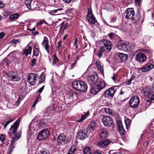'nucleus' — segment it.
<instances>
[{
    "label": "nucleus",
    "mask_w": 154,
    "mask_h": 154,
    "mask_svg": "<svg viewBox=\"0 0 154 154\" xmlns=\"http://www.w3.org/2000/svg\"><path fill=\"white\" fill-rule=\"evenodd\" d=\"M20 121L17 120L14 122L13 125H12L9 131L12 130V132L14 136L12 139L11 140V143L8 149V153L10 154L13 151V149L14 147V143L18 140L20 137L21 132L20 131L16 132L19 127Z\"/></svg>",
    "instance_id": "nucleus-1"
},
{
    "label": "nucleus",
    "mask_w": 154,
    "mask_h": 154,
    "mask_svg": "<svg viewBox=\"0 0 154 154\" xmlns=\"http://www.w3.org/2000/svg\"><path fill=\"white\" fill-rule=\"evenodd\" d=\"M72 86L76 90L80 91L85 92L88 89L86 83L84 81L80 80L74 81L72 83Z\"/></svg>",
    "instance_id": "nucleus-2"
},
{
    "label": "nucleus",
    "mask_w": 154,
    "mask_h": 154,
    "mask_svg": "<svg viewBox=\"0 0 154 154\" xmlns=\"http://www.w3.org/2000/svg\"><path fill=\"white\" fill-rule=\"evenodd\" d=\"M97 84L94 86L91 89L90 92L94 94H96L97 93L103 89L106 86V82L104 81L97 82Z\"/></svg>",
    "instance_id": "nucleus-3"
},
{
    "label": "nucleus",
    "mask_w": 154,
    "mask_h": 154,
    "mask_svg": "<svg viewBox=\"0 0 154 154\" xmlns=\"http://www.w3.org/2000/svg\"><path fill=\"white\" fill-rule=\"evenodd\" d=\"M98 79L99 78L97 73L94 72L92 74L88 76L87 81L89 84L91 86H94L96 84Z\"/></svg>",
    "instance_id": "nucleus-4"
},
{
    "label": "nucleus",
    "mask_w": 154,
    "mask_h": 154,
    "mask_svg": "<svg viewBox=\"0 0 154 154\" xmlns=\"http://www.w3.org/2000/svg\"><path fill=\"white\" fill-rule=\"evenodd\" d=\"M100 46L103 47L107 51H110L112 48V43L110 41L106 39H102L99 42Z\"/></svg>",
    "instance_id": "nucleus-5"
},
{
    "label": "nucleus",
    "mask_w": 154,
    "mask_h": 154,
    "mask_svg": "<svg viewBox=\"0 0 154 154\" xmlns=\"http://www.w3.org/2000/svg\"><path fill=\"white\" fill-rule=\"evenodd\" d=\"M143 94L144 96L148 98L146 100L147 102H151L154 100V93L152 89L149 88H147L144 90Z\"/></svg>",
    "instance_id": "nucleus-6"
},
{
    "label": "nucleus",
    "mask_w": 154,
    "mask_h": 154,
    "mask_svg": "<svg viewBox=\"0 0 154 154\" xmlns=\"http://www.w3.org/2000/svg\"><path fill=\"white\" fill-rule=\"evenodd\" d=\"M89 134L88 128H83L78 132L77 134V137L78 138L83 140L87 137Z\"/></svg>",
    "instance_id": "nucleus-7"
},
{
    "label": "nucleus",
    "mask_w": 154,
    "mask_h": 154,
    "mask_svg": "<svg viewBox=\"0 0 154 154\" xmlns=\"http://www.w3.org/2000/svg\"><path fill=\"white\" fill-rule=\"evenodd\" d=\"M116 91V89L114 88L111 87L105 91L103 96H104L106 99H112Z\"/></svg>",
    "instance_id": "nucleus-8"
},
{
    "label": "nucleus",
    "mask_w": 154,
    "mask_h": 154,
    "mask_svg": "<svg viewBox=\"0 0 154 154\" xmlns=\"http://www.w3.org/2000/svg\"><path fill=\"white\" fill-rule=\"evenodd\" d=\"M49 134V132L47 129H44L39 132L37 139L40 141L45 139L48 137Z\"/></svg>",
    "instance_id": "nucleus-9"
},
{
    "label": "nucleus",
    "mask_w": 154,
    "mask_h": 154,
    "mask_svg": "<svg viewBox=\"0 0 154 154\" xmlns=\"http://www.w3.org/2000/svg\"><path fill=\"white\" fill-rule=\"evenodd\" d=\"M117 47L119 49L125 51H128L130 49L128 43L122 40L118 42Z\"/></svg>",
    "instance_id": "nucleus-10"
},
{
    "label": "nucleus",
    "mask_w": 154,
    "mask_h": 154,
    "mask_svg": "<svg viewBox=\"0 0 154 154\" xmlns=\"http://www.w3.org/2000/svg\"><path fill=\"white\" fill-rule=\"evenodd\" d=\"M140 100L139 97L137 96H133L129 101L130 106L133 109H136L139 104Z\"/></svg>",
    "instance_id": "nucleus-11"
},
{
    "label": "nucleus",
    "mask_w": 154,
    "mask_h": 154,
    "mask_svg": "<svg viewBox=\"0 0 154 154\" xmlns=\"http://www.w3.org/2000/svg\"><path fill=\"white\" fill-rule=\"evenodd\" d=\"M104 125L107 127H110L113 124V121L112 119L109 116H104L102 119Z\"/></svg>",
    "instance_id": "nucleus-12"
},
{
    "label": "nucleus",
    "mask_w": 154,
    "mask_h": 154,
    "mask_svg": "<svg viewBox=\"0 0 154 154\" xmlns=\"http://www.w3.org/2000/svg\"><path fill=\"white\" fill-rule=\"evenodd\" d=\"M125 18L131 20L133 19L134 16L135 12L133 8H128L125 12Z\"/></svg>",
    "instance_id": "nucleus-13"
},
{
    "label": "nucleus",
    "mask_w": 154,
    "mask_h": 154,
    "mask_svg": "<svg viewBox=\"0 0 154 154\" xmlns=\"http://www.w3.org/2000/svg\"><path fill=\"white\" fill-rule=\"evenodd\" d=\"M37 76L36 74L33 73H31L28 75V81L31 85H35L37 81L36 78Z\"/></svg>",
    "instance_id": "nucleus-14"
},
{
    "label": "nucleus",
    "mask_w": 154,
    "mask_h": 154,
    "mask_svg": "<svg viewBox=\"0 0 154 154\" xmlns=\"http://www.w3.org/2000/svg\"><path fill=\"white\" fill-rule=\"evenodd\" d=\"M146 56L143 53L140 52L136 55L135 60L140 63H142L146 61Z\"/></svg>",
    "instance_id": "nucleus-15"
},
{
    "label": "nucleus",
    "mask_w": 154,
    "mask_h": 154,
    "mask_svg": "<svg viewBox=\"0 0 154 154\" xmlns=\"http://www.w3.org/2000/svg\"><path fill=\"white\" fill-rule=\"evenodd\" d=\"M58 140L59 143H63L64 144L66 143H68L69 142V140L68 139L67 137H66L63 134H60L58 136Z\"/></svg>",
    "instance_id": "nucleus-16"
},
{
    "label": "nucleus",
    "mask_w": 154,
    "mask_h": 154,
    "mask_svg": "<svg viewBox=\"0 0 154 154\" xmlns=\"http://www.w3.org/2000/svg\"><path fill=\"white\" fill-rule=\"evenodd\" d=\"M8 78H10L12 81H17V79L18 75L16 72L13 71L10 72L7 74Z\"/></svg>",
    "instance_id": "nucleus-17"
},
{
    "label": "nucleus",
    "mask_w": 154,
    "mask_h": 154,
    "mask_svg": "<svg viewBox=\"0 0 154 154\" xmlns=\"http://www.w3.org/2000/svg\"><path fill=\"white\" fill-rule=\"evenodd\" d=\"M154 65L150 63H149L145 65L142 68V71L143 72H146L150 70L153 68Z\"/></svg>",
    "instance_id": "nucleus-18"
},
{
    "label": "nucleus",
    "mask_w": 154,
    "mask_h": 154,
    "mask_svg": "<svg viewBox=\"0 0 154 154\" xmlns=\"http://www.w3.org/2000/svg\"><path fill=\"white\" fill-rule=\"evenodd\" d=\"M110 143V140L108 139H105L99 141L98 143V146L103 148L108 146Z\"/></svg>",
    "instance_id": "nucleus-19"
},
{
    "label": "nucleus",
    "mask_w": 154,
    "mask_h": 154,
    "mask_svg": "<svg viewBox=\"0 0 154 154\" xmlns=\"http://www.w3.org/2000/svg\"><path fill=\"white\" fill-rule=\"evenodd\" d=\"M42 45L45 47V49L47 51V53L49 54L50 52V51L49 49V45L48 41L47 39H44L42 43Z\"/></svg>",
    "instance_id": "nucleus-20"
},
{
    "label": "nucleus",
    "mask_w": 154,
    "mask_h": 154,
    "mask_svg": "<svg viewBox=\"0 0 154 154\" xmlns=\"http://www.w3.org/2000/svg\"><path fill=\"white\" fill-rule=\"evenodd\" d=\"M118 59L120 60L121 62H124L128 57V55L126 54L120 53L118 55Z\"/></svg>",
    "instance_id": "nucleus-21"
},
{
    "label": "nucleus",
    "mask_w": 154,
    "mask_h": 154,
    "mask_svg": "<svg viewBox=\"0 0 154 154\" xmlns=\"http://www.w3.org/2000/svg\"><path fill=\"white\" fill-rule=\"evenodd\" d=\"M32 0H25L24 3L29 10L34 9L35 7H33L31 5Z\"/></svg>",
    "instance_id": "nucleus-22"
},
{
    "label": "nucleus",
    "mask_w": 154,
    "mask_h": 154,
    "mask_svg": "<svg viewBox=\"0 0 154 154\" xmlns=\"http://www.w3.org/2000/svg\"><path fill=\"white\" fill-rule=\"evenodd\" d=\"M32 48L30 46H27L24 50L23 55H25L26 57H27L28 54H31Z\"/></svg>",
    "instance_id": "nucleus-23"
},
{
    "label": "nucleus",
    "mask_w": 154,
    "mask_h": 154,
    "mask_svg": "<svg viewBox=\"0 0 154 154\" xmlns=\"http://www.w3.org/2000/svg\"><path fill=\"white\" fill-rule=\"evenodd\" d=\"M86 18L88 22L91 24H94L97 22V20L94 15H91V16L87 17Z\"/></svg>",
    "instance_id": "nucleus-24"
},
{
    "label": "nucleus",
    "mask_w": 154,
    "mask_h": 154,
    "mask_svg": "<svg viewBox=\"0 0 154 154\" xmlns=\"http://www.w3.org/2000/svg\"><path fill=\"white\" fill-rule=\"evenodd\" d=\"M97 125L94 121H91L90 124L88 125V128L90 130L94 131L96 130L97 127Z\"/></svg>",
    "instance_id": "nucleus-25"
},
{
    "label": "nucleus",
    "mask_w": 154,
    "mask_h": 154,
    "mask_svg": "<svg viewBox=\"0 0 154 154\" xmlns=\"http://www.w3.org/2000/svg\"><path fill=\"white\" fill-rule=\"evenodd\" d=\"M19 16L20 15L14 13L11 15L9 18L11 21H14L17 20Z\"/></svg>",
    "instance_id": "nucleus-26"
},
{
    "label": "nucleus",
    "mask_w": 154,
    "mask_h": 154,
    "mask_svg": "<svg viewBox=\"0 0 154 154\" xmlns=\"http://www.w3.org/2000/svg\"><path fill=\"white\" fill-rule=\"evenodd\" d=\"M39 52L40 51L38 47L36 45H34L33 54L34 56L37 57L38 55Z\"/></svg>",
    "instance_id": "nucleus-27"
},
{
    "label": "nucleus",
    "mask_w": 154,
    "mask_h": 154,
    "mask_svg": "<svg viewBox=\"0 0 154 154\" xmlns=\"http://www.w3.org/2000/svg\"><path fill=\"white\" fill-rule=\"evenodd\" d=\"M54 108L53 106H49L46 110V112L47 114L49 115H52L54 111Z\"/></svg>",
    "instance_id": "nucleus-28"
},
{
    "label": "nucleus",
    "mask_w": 154,
    "mask_h": 154,
    "mask_svg": "<svg viewBox=\"0 0 154 154\" xmlns=\"http://www.w3.org/2000/svg\"><path fill=\"white\" fill-rule=\"evenodd\" d=\"M100 136L102 139H105L108 136V132L106 131H102L100 134Z\"/></svg>",
    "instance_id": "nucleus-29"
},
{
    "label": "nucleus",
    "mask_w": 154,
    "mask_h": 154,
    "mask_svg": "<svg viewBox=\"0 0 154 154\" xmlns=\"http://www.w3.org/2000/svg\"><path fill=\"white\" fill-rule=\"evenodd\" d=\"M96 64L98 69L101 72L103 73V67L101 66L100 62L99 61H97L96 63Z\"/></svg>",
    "instance_id": "nucleus-30"
},
{
    "label": "nucleus",
    "mask_w": 154,
    "mask_h": 154,
    "mask_svg": "<svg viewBox=\"0 0 154 154\" xmlns=\"http://www.w3.org/2000/svg\"><path fill=\"white\" fill-rule=\"evenodd\" d=\"M13 121V119H6L4 121L6 123L5 124L4 123L2 122V125H3L4 126V128H5L11 122H12Z\"/></svg>",
    "instance_id": "nucleus-31"
},
{
    "label": "nucleus",
    "mask_w": 154,
    "mask_h": 154,
    "mask_svg": "<svg viewBox=\"0 0 154 154\" xmlns=\"http://www.w3.org/2000/svg\"><path fill=\"white\" fill-rule=\"evenodd\" d=\"M89 113H86L85 114L82 115L81 116V119H78L76 121L77 122H81L83 120L85 119L86 118L89 116Z\"/></svg>",
    "instance_id": "nucleus-32"
},
{
    "label": "nucleus",
    "mask_w": 154,
    "mask_h": 154,
    "mask_svg": "<svg viewBox=\"0 0 154 154\" xmlns=\"http://www.w3.org/2000/svg\"><path fill=\"white\" fill-rule=\"evenodd\" d=\"M100 49L98 51V56L99 58H101L102 56V53L105 51V48L103 47L100 46Z\"/></svg>",
    "instance_id": "nucleus-33"
},
{
    "label": "nucleus",
    "mask_w": 154,
    "mask_h": 154,
    "mask_svg": "<svg viewBox=\"0 0 154 154\" xmlns=\"http://www.w3.org/2000/svg\"><path fill=\"white\" fill-rule=\"evenodd\" d=\"M84 154H92L90 148L89 146H87L83 149Z\"/></svg>",
    "instance_id": "nucleus-34"
},
{
    "label": "nucleus",
    "mask_w": 154,
    "mask_h": 154,
    "mask_svg": "<svg viewBox=\"0 0 154 154\" xmlns=\"http://www.w3.org/2000/svg\"><path fill=\"white\" fill-rule=\"evenodd\" d=\"M38 125L39 127L42 128L46 126L47 124L44 122V120H40L39 121Z\"/></svg>",
    "instance_id": "nucleus-35"
},
{
    "label": "nucleus",
    "mask_w": 154,
    "mask_h": 154,
    "mask_svg": "<svg viewBox=\"0 0 154 154\" xmlns=\"http://www.w3.org/2000/svg\"><path fill=\"white\" fill-rule=\"evenodd\" d=\"M62 10V9H58L56 10L51 11H50V13L53 14L56 13H57V14H60L62 13V12H60V11Z\"/></svg>",
    "instance_id": "nucleus-36"
},
{
    "label": "nucleus",
    "mask_w": 154,
    "mask_h": 154,
    "mask_svg": "<svg viewBox=\"0 0 154 154\" xmlns=\"http://www.w3.org/2000/svg\"><path fill=\"white\" fill-rule=\"evenodd\" d=\"M125 123L126 125V128L128 129L130 127L131 124V121L129 119H127L125 120Z\"/></svg>",
    "instance_id": "nucleus-37"
},
{
    "label": "nucleus",
    "mask_w": 154,
    "mask_h": 154,
    "mask_svg": "<svg viewBox=\"0 0 154 154\" xmlns=\"http://www.w3.org/2000/svg\"><path fill=\"white\" fill-rule=\"evenodd\" d=\"M119 131L121 135H123L125 134V131L124 129L123 126L119 128Z\"/></svg>",
    "instance_id": "nucleus-38"
},
{
    "label": "nucleus",
    "mask_w": 154,
    "mask_h": 154,
    "mask_svg": "<svg viewBox=\"0 0 154 154\" xmlns=\"http://www.w3.org/2000/svg\"><path fill=\"white\" fill-rule=\"evenodd\" d=\"M140 19V16L139 15H136L135 16H134L133 19H132L131 20L133 21L134 20L137 23L139 22Z\"/></svg>",
    "instance_id": "nucleus-39"
},
{
    "label": "nucleus",
    "mask_w": 154,
    "mask_h": 154,
    "mask_svg": "<svg viewBox=\"0 0 154 154\" xmlns=\"http://www.w3.org/2000/svg\"><path fill=\"white\" fill-rule=\"evenodd\" d=\"M45 79V76L44 75H42L39 78V80L38 81L39 83H41L43 82Z\"/></svg>",
    "instance_id": "nucleus-40"
},
{
    "label": "nucleus",
    "mask_w": 154,
    "mask_h": 154,
    "mask_svg": "<svg viewBox=\"0 0 154 154\" xmlns=\"http://www.w3.org/2000/svg\"><path fill=\"white\" fill-rule=\"evenodd\" d=\"M54 59L53 60V64H55L59 60L58 58L57 57L56 54L53 55Z\"/></svg>",
    "instance_id": "nucleus-41"
},
{
    "label": "nucleus",
    "mask_w": 154,
    "mask_h": 154,
    "mask_svg": "<svg viewBox=\"0 0 154 154\" xmlns=\"http://www.w3.org/2000/svg\"><path fill=\"white\" fill-rule=\"evenodd\" d=\"M88 13L86 16V17H89V16H91V15H93V14L92 11V9L91 8H88Z\"/></svg>",
    "instance_id": "nucleus-42"
},
{
    "label": "nucleus",
    "mask_w": 154,
    "mask_h": 154,
    "mask_svg": "<svg viewBox=\"0 0 154 154\" xmlns=\"http://www.w3.org/2000/svg\"><path fill=\"white\" fill-rule=\"evenodd\" d=\"M117 126L118 128L120 127L123 126L122 123L120 121H118L116 122Z\"/></svg>",
    "instance_id": "nucleus-43"
},
{
    "label": "nucleus",
    "mask_w": 154,
    "mask_h": 154,
    "mask_svg": "<svg viewBox=\"0 0 154 154\" xmlns=\"http://www.w3.org/2000/svg\"><path fill=\"white\" fill-rule=\"evenodd\" d=\"M105 111L106 113L110 114H112V110L109 108H106L105 109Z\"/></svg>",
    "instance_id": "nucleus-44"
},
{
    "label": "nucleus",
    "mask_w": 154,
    "mask_h": 154,
    "mask_svg": "<svg viewBox=\"0 0 154 154\" xmlns=\"http://www.w3.org/2000/svg\"><path fill=\"white\" fill-rule=\"evenodd\" d=\"M5 138V136L2 134L0 136V139L1 141H4Z\"/></svg>",
    "instance_id": "nucleus-45"
},
{
    "label": "nucleus",
    "mask_w": 154,
    "mask_h": 154,
    "mask_svg": "<svg viewBox=\"0 0 154 154\" xmlns=\"http://www.w3.org/2000/svg\"><path fill=\"white\" fill-rule=\"evenodd\" d=\"M125 92V91L124 88H122L121 89L120 92H119V95H123L124 93Z\"/></svg>",
    "instance_id": "nucleus-46"
},
{
    "label": "nucleus",
    "mask_w": 154,
    "mask_h": 154,
    "mask_svg": "<svg viewBox=\"0 0 154 154\" xmlns=\"http://www.w3.org/2000/svg\"><path fill=\"white\" fill-rule=\"evenodd\" d=\"M36 61V60L35 58L33 59L32 61L31 65L32 66H34L35 65Z\"/></svg>",
    "instance_id": "nucleus-47"
},
{
    "label": "nucleus",
    "mask_w": 154,
    "mask_h": 154,
    "mask_svg": "<svg viewBox=\"0 0 154 154\" xmlns=\"http://www.w3.org/2000/svg\"><path fill=\"white\" fill-rule=\"evenodd\" d=\"M44 87L45 86L44 85L42 86L41 88H40L37 91V93L38 92L40 94L42 92L43 89H44Z\"/></svg>",
    "instance_id": "nucleus-48"
},
{
    "label": "nucleus",
    "mask_w": 154,
    "mask_h": 154,
    "mask_svg": "<svg viewBox=\"0 0 154 154\" xmlns=\"http://www.w3.org/2000/svg\"><path fill=\"white\" fill-rule=\"evenodd\" d=\"M4 3L2 1H0V8H2L5 6Z\"/></svg>",
    "instance_id": "nucleus-49"
},
{
    "label": "nucleus",
    "mask_w": 154,
    "mask_h": 154,
    "mask_svg": "<svg viewBox=\"0 0 154 154\" xmlns=\"http://www.w3.org/2000/svg\"><path fill=\"white\" fill-rule=\"evenodd\" d=\"M21 101V99L20 98H19L17 100V101L16 102L15 104L16 105L18 106L19 104Z\"/></svg>",
    "instance_id": "nucleus-50"
},
{
    "label": "nucleus",
    "mask_w": 154,
    "mask_h": 154,
    "mask_svg": "<svg viewBox=\"0 0 154 154\" xmlns=\"http://www.w3.org/2000/svg\"><path fill=\"white\" fill-rule=\"evenodd\" d=\"M11 14V13L9 11H5V12H4V16H8V15H9Z\"/></svg>",
    "instance_id": "nucleus-51"
},
{
    "label": "nucleus",
    "mask_w": 154,
    "mask_h": 154,
    "mask_svg": "<svg viewBox=\"0 0 154 154\" xmlns=\"http://www.w3.org/2000/svg\"><path fill=\"white\" fill-rule=\"evenodd\" d=\"M114 34L113 32H111L109 33L108 35V36L110 38H113V35Z\"/></svg>",
    "instance_id": "nucleus-52"
},
{
    "label": "nucleus",
    "mask_w": 154,
    "mask_h": 154,
    "mask_svg": "<svg viewBox=\"0 0 154 154\" xmlns=\"http://www.w3.org/2000/svg\"><path fill=\"white\" fill-rule=\"evenodd\" d=\"M57 44H58L57 48L58 49H60V48H61L62 42H58Z\"/></svg>",
    "instance_id": "nucleus-53"
},
{
    "label": "nucleus",
    "mask_w": 154,
    "mask_h": 154,
    "mask_svg": "<svg viewBox=\"0 0 154 154\" xmlns=\"http://www.w3.org/2000/svg\"><path fill=\"white\" fill-rule=\"evenodd\" d=\"M5 34L3 32H1L0 33V38L2 39L5 36Z\"/></svg>",
    "instance_id": "nucleus-54"
},
{
    "label": "nucleus",
    "mask_w": 154,
    "mask_h": 154,
    "mask_svg": "<svg viewBox=\"0 0 154 154\" xmlns=\"http://www.w3.org/2000/svg\"><path fill=\"white\" fill-rule=\"evenodd\" d=\"M11 42L12 43L14 44H16L17 42H18L19 41L17 40H13L11 41Z\"/></svg>",
    "instance_id": "nucleus-55"
},
{
    "label": "nucleus",
    "mask_w": 154,
    "mask_h": 154,
    "mask_svg": "<svg viewBox=\"0 0 154 154\" xmlns=\"http://www.w3.org/2000/svg\"><path fill=\"white\" fill-rule=\"evenodd\" d=\"M69 26V24L67 23H66L64 26V29L65 30Z\"/></svg>",
    "instance_id": "nucleus-56"
},
{
    "label": "nucleus",
    "mask_w": 154,
    "mask_h": 154,
    "mask_svg": "<svg viewBox=\"0 0 154 154\" xmlns=\"http://www.w3.org/2000/svg\"><path fill=\"white\" fill-rule=\"evenodd\" d=\"M72 0H63L64 2L66 3H69Z\"/></svg>",
    "instance_id": "nucleus-57"
},
{
    "label": "nucleus",
    "mask_w": 154,
    "mask_h": 154,
    "mask_svg": "<svg viewBox=\"0 0 154 154\" xmlns=\"http://www.w3.org/2000/svg\"><path fill=\"white\" fill-rule=\"evenodd\" d=\"M131 80L129 79L128 81L126 82V85H130L131 84Z\"/></svg>",
    "instance_id": "nucleus-58"
},
{
    "label": "nucleus",
    "mask_w": 154,
    "mask_h": 154,
    "mask_svg": "<svg viewBox=\"0 0 154 154\" xmlns=\"http://www.w3.org/2000/svg\"><path fill=\"white\" fill-rule=\"evenodd\" d=\"M41 97V96L39 94L38 95V97H37L36 99L35 100V102L37 103L39 99Z\"/></svg>",
    "instance_id": "nucleus-59"
},
{
    "label": "nucleus",
    "mask_w": 154,
    "mask_h": 154,
    "mask_svg": "<svg viewBox=\"0 0 154 154\" xmlns=\"http://www.w3.org/2000/svg\"><path fill=\"white\" fill-rule=\"evenodd\" d=\"M135 78V76L134 75H131V76L130 78V80H131V81H132V80H133Z\"/></svg>",
    "instance_id": "nucleus-60"
},
{
    "label": "nucleus",
    "mask_w": 154,
    "mask_h": 154,
    "mask_svg": "<svg viewBox=\"0 0 154 154\" xmlns=\"http://www.w3.org/2000/svg\"><path fill=\"white\" fill-rule=\"evenodd\" d=\"M28 30L30 31H34L35 30V27L32 28V29H28Z\"/></svg>",
    "instance_id": "nucleus-61"
},
{
    "label": "nucleus",
    "mask_w": 154,
    "mask_h": 154,
    "mask_svg": "<svg viewBox=\"0 0 154 154\" xmlns=\"http://www.w3.org/2000/svg\"><path fill=\"white\" fill-rule=\"evenodd\" d=\"M141 0H135V2L136 4L139 5L140 3Z\"/></svg>",
    "instance_id": "nucleus-62"
},
{
    "label": "nucleus",
    "mask_w": 154,
    "mask_h": 154,
    "mask_svg": "<svg viewBox=\"0 0 154 154\" xmlns=\"http://www.w3.org/2000/svg\"><path fill=\"white\" fill-rule=\"evenodd\" d=\"M40 154H49L47 152L45 151H43V152H41Z\"/></svg>",
    "instance_id": "nucleus-63"
},
{
    "label": "nucleus",
    "mask_w": 154,
    "mask_h": 154,
    "mask_svg": "<svg viewBox=\"0 0 154 154\" xmlns=\"http://www.w3.org/2000/svg\"><path fill=\"white\" fill-rule=\"evenodd\" d=\"M93 154H102L101 153L99 152H98L95 151L94 152Z\"/></svg>",
    "instance_id": "nucleus-64"
}]
</instances>
